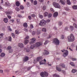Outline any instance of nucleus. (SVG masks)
<instances>
[{"mask_svg": "<svg viewBox=\"0 0 77 77\" xmlns=\"http://www.w3.org/2000/svg\"><path fill=\"white\" fill-rule=\"evenodd\" d=\"M52 16V14H51L50 13L49 14H48V18H51Z\"/></svg>", "mask_w": 77, "mask_h": 77, "instance_id": "28", "label": "nucleus"}, {"mask_svg": "<svg viewBox=\"0 0 77 77\" xmlns=\"http://www.w3.org/2000/svg\"><path fill=\"white\" fill-rule=\"evenodd\" d=\"M24 59V62H26V61H27L29 60V57H27L25 56Z\"/></svg>", "mask_w": 77, "mask_h": 77, "instance_id": "14", "label": "nucleus"}, {"mask_svg": "<svg viewBox=\"0 0 77 77\" xmlns=\"http://www.w3.org/2000/svg\"><path fill=\"white\" fill-rule=\"evenodd\" d=\"M23 26L24 27L27 28V24L26 23H23Z\"/></svg>", "mask_w": 77, "mask_h": 77, "instance_id": "17", "label": "nucleus"}, {"mask_svg": "<svg viewBox=\"0 0 77 77\" xmlns=\"http://www.w3.org/2000/svg\"><path fill=\"white\" fill-rule=\"evenodd\" d=\"M48 13L47 12H46L44 13V17H47V16H48Z\"/></svg>", "mask_w": 77, "mask_h": 77, "instance_id": "27", "label": "nucleus"}, {"mask_svg": "<svg viewBox=\"0 0 77 77\" xmlns=\"http://www.w3.org/2000/svg\"><path fill=\"white\" fill-rule=\"evenodd\" d=\"M29 51H30V50H27V49H26V52H29Z\"/></svg>", "mask_w": 77, "mask_h": 77, "instance_id": "62", "label": "nucleus"}, {"mask_svg": "<svg viewBox=\"0 0 77 77\" xmlns=\"http://www.w3.org/2000/svg\"><path fill=\"white\" fill-rule=\"evenodd\" d=\"M45 52L46 54H49V52L45 50Z\"/></svg>", "mask_w": 77, "mask_h": 77, "instance_id": "34", "label": "nucleus"}, {"mask_svg": "<svg viewBox=\"0 0 77 77\" xmlns=\"http://www.w3.org/2000/svg\"><path fill=\"white\" fill-rule=\"evenodd\" d=\"M42 59L43 58L42 57H37V60L38 62H39V61L41 60V61L39 62L40 65H43V64H45L46 63H43V60H42Z\"/></svg>", "mask_w": 77, "mask_h": 77, "instance_id": "3", "label": "nucleus"}, {"mask_svg": "<svg viewBox=\"0 0 77 77\" xmlns=\"http://www.w3.org/2000/svg\"><path fill=\"white\" fill-rule=\"evenodd\" d=\"M29 38V36H27L25 38V39H28V38Z\"/></svg>", "mask_w": 77, "mask_h": 77, "instance_id": "52", "label": "nucleus"}, {"mask_svg": "<svg viewBox=\"0 0 77 77\" xmlns=\"http://www.w3.org/2000/svg\"><path fill=\"white\" fill-rule=\"evenodd\" d=\"M58 15V12H55L53 14V17L54 18H56L57 17Z\"/></svg>", "mask_w": 77, "mask_h": 77, "instance_id": "12", "label": "nucleus"}, {"mask_svg": "<svg viewBox=\"0 0 77 77\" xmlns=\"http://www.w3.org/2000/svg\"><path fill=\"white\" fill-rule=\"evenodd\" d=\"M62 22H58L59 26H61V25H62Z\"/></svg>", "mask_w": 77, "mask_h": 77, "instance_id": "39", "label": "nucleus"}, {"mask_svg": "<svg viewBox=\"0 0 77 77\" xmlns=\"http://www.w3.org/2000/svg\"><path fill=\"white\" fill-rule=\"evenodd\" d=\"M3 35H4V34L3 33H1L0 34V38H2Z\"/></svg>", "mask_w": 77, "mask_h": 77, "instance_id": "35", "label": "nucleus"}, {"mask_svg": "<svg viewBox=\"0 0 77 77\" xmlns=\"http://www.w3.org/2000/svg\"><path fill=\"white\" fill-rule=\"evenodd\" d=\"M66 2H67V3L68 5H71V2H70V0H66Z\"/></svg>", "mask_w": 77, "mask_h": 77, "instance_id": "22", "label": "nucleus"}, {"mask_svg": "<svg viewBox=\"0 0 77 77\" xmlns=\"http://www.w3.org/2000/svg\"><path fill=\"white\" fill-rule=\"evenodd\" d=\"M39 2H43L44 0H39Z\"/></svg>", "mask_w": 77, "mask_h": 77, "instance_id": "58", "label": "nucleus"}, {"mask_svg": "<svg viewBox=\"0 0 77 77\" xmlns=\"http://www.w3.org/2000/svg\"><path fill=\"white\" fill-rule=\"evenodd\" d=\"M51 11L52 12H54V10H53V9L52 8L51 9Z\"/></svg>", "mask_w": 77, "mask_h": 77, "instance_id": "57", "label": "nucleus"}, {"mask_svg": "<svg viewBox=\"0 0 77 77\" xmlns=\"http://www.w3.org/2000/svg\"><path fill=\"white\" fill-rule=\"evenodd\" d=\"M30 27L31 29H33V25L32 24H31L30 25Z\"/></svg>", "mask_w": 77, "mask_h": 77, "instance_id": "48", "label": "nucleus"}, {"mask_svg": "<svg viewBox=\"0 0 77 77\" xmlns=\"http://www.w3.org/2000/svg\"><path fill=\"white\" fill-rule=\"evenodd\" d=\"M3 70H0V72L1 73H3Z\"/></svg>", "mask_w": 77, "mask_h": 77, "instance_id": "59", "label": "nucleus"}, {"mask_svg": "<svg viewBox=\"0 0 77 77\" xmlns=\"http://www.w3.org/2000/svg\"><path fill=\"white\" fill-rule=\"evenodd\" d=\"M15 33L16 35H18L20 33V32L18 30H16L15 31Z\"/></svg>", "mask_w": 77, "mask_h": 77, "instance_id": "24", "label": "nucleus"}, {"mask_svg": "<svg viewBox=\"0 0 77 77\" xmlns=\"http://www.w3.org/2000/svg\"><path fill=\"white\" fill-rule=\"evenodd\" d=\"M18 45L20 48H23V47H24V45L22 43H19Z\"/></svg>", "mask_w": 77, "mask_h": 77, "instance_id": "15", "label": "nucleus"}, {"mask_svg": "<svg viewBox=\"0 0 77 77\" xmlns=\"http://www.w3.org/2000/svg\"><path fill=\"white\" fill-rule=\"evenodd\" d=\"M24 31H25V32H27L28 31V30L26 29L25 28L24 29Z\"/></svg>", "mask_w": 77, "mask_h": 77, "instance_id": "53", "label": "nucleus"}, {"mask_svg": "<svg viewBox=\"0 0 77 77\" xmlns=\"http://www.w3.org/2000/svg\"><path fill=\"white\" fill-rule=\"evenodd\" d=\"M6 14H7V15H8V18L9 19H11V16H8L9 15H11L12 14V11H8L5 12Z\"/></svg>", "mask_w": 77, "mask_h": 77, "instance_id": "8", "label": "nucleus"}, {"mask_svg": "<svg viewBox=\"0 0 77 77\" xmlns=\"http://www.w3.org/2000/svg\"><path fill=\"white\" fill-rule=\"evenodd\" d=\"M20 9H22V10L24 9V7L22 5H20Z\"/></svg>", "mask_w": 77, "mask_h": 77, "instance_id": "37", "label": "nucleus"}, {"mask_svg": "<svg viewBox=\"0 0 77 77\" xmlns=\"http://www.w3.org/2000/svg\"><path fill=\"white\" fill-rule=\"evenodd\" d=\"M58 66L60 68H61V67H62V68H65V65L61 63L59 66Z\"/></svg>", "mask_w": 77, "mask_h": 77, "instance_id": "13", "label": "nucleus"}, {"mask_svg": "<svg viewBox=\"0 0 77 77\" xmlns=\"http://www.w3.org/2000/svg\"><path fill=\"white\" fill-rule=\"evenodd\" d=\"M40 75L41 77H44V72H41L40 73Z\"/></svg>", "mask_w": 77, "mask_h": 77, "instance_id": "23", "label": "nucleus"}, {"mask_svg": "<svg viewBox=\"0 0 77 77\" xmlns=\"http://www.w3.org/2000/svg\"><path fill=\"white\" fill-rule=\"evenodd\" d=\"M4 21L5 23H8V18H5L4 19Z\"/></svg>", "mask_w": 77, "mask_h": 77, "instance_id": "25", "label": "nucleus"}, {"mask_svg": "<svg viewBox=\"0 0 77 77\" xmlns=\"http://www.w3.org/2000/svg\"><path fill=\"white\" fill-rule=\"evenodd\" d=\"M51 38V35H49V37L48 38V39H49V38Z\"/></svg>", "mask_w": 77, "mask_h": 77, "instance_id": "60", "label": "nucleus"}, {"mask_svg": "<svg viewBox=\"0 0 77 77\" xmlns=\"http://www.w3.org/2000/svg\"><path fill=\"white\" fill-rule=\"evenodd\" d=\"M42 31H43V32H46V29L45 28H43L42 29Z\"/></svg>", "mask_w": 77, "mask_h": 77, "instance_id": "46", "label": "nucleus"}, {"mask_svg": "<svg viewBox=\"0 0 77 77\" xmlns=\"http://www.w3.org/2000/svg\"><path fill=\"white\" fill-rule=\"evenodd\" d=\"M72 60H73V61H74L75 60H76V59H75L74 58H72Z\"/></svg>", "mask_w": 77, "mask_h": 77, "instance_id": "50", "label": "nucleus"}, {"mask_svg": "<svg viewBox=\"0 0 77 77\" xmlns=\"http://www.w3.org/2000/svg\"><path fill=\"white\" fill-rule=\"evenodd\" d=\"M14 21V20L13 19H11L10 20V22H11V23H13Z\"/></svg>", "mask_w": 77, "mask_h": 77, "instance_id": "51", "label": "nucleus"}, {"mask_svg": "<svg viewBox=\"0 0 77 77\" xmlns=\"http://www.w3.org/2000/svg\"><path fill=\"white\" fill-rule=\"evenodd\" d=\"M11 47L10 46H8L7 48V49H8V50H9V53H12V52L13 51L12 49H11Z\"/></svg>", "mask_w": 77, "mask_h": 77, "instance_id": "11", "label": "nucleus"}, {"mask_svg": "<svg viewBox=\"0 0 77 77\" xmlns=\"http://www.w3.org/2000/svg\"><path fill=\"white\" fill-rule=\"evenodd\" d=\"M48 43V41H45V42L44 43V44L45 45H47V44Z\"/></svg>", "mask_w": 77, "mask_h": 77, "instance_id": "45", "label": "nucleus"}, {"mask_svg": "<svg viewBox=\"0 0 77 77\" xmlns=\"http://www.w3.org/2000/svg\"><path fill=\"white\" fill-rule=\"evenodd\" d=\"M11 35L12 37H13L14 38L15 37V34H14V33H12L11 34Z\"/></svg>", "mask_w": 77, "mask_h": 77, "instance_id": "41", "label": "nucleus"}, {"mask_svg": "<svg viewBox=\"0 0 77 77\" xmlns=\"http://www.w3.org/2000/svg\"><path fill=\"white\" fill-rule=\"evenodd\" d=\"M46 9V7L45 6H43V10H45Z\"/></svg>", "mask_w": 77, "mask_h": 77, "instance_id": "49", "label": "nucleus"}, {"mask_svg": "<svg viewBox=\"0 0 77 77\" xmlns=\"http://www.w3.org/2000/svg\"><path fill=\"white\" fill-rule=\"evenodd\" d=\"M8 30H9L10 31H12V29L11 28H9L8 29Z\"/></svg>", "mask_w": 77, "mask_h": 77, "instance_id": "64", "label": "nucleus"}, {"mask_svg": "<svg viewBox=\"0 0 77 77\" xmlns=\"http://www.w3.org/2000/svg\"><path fill=\"white\" fill-rule=\"evenodd\" d=\"M42 43V42H38L36 43L35 45H32L30 47V49H33L35 47H39L41 45Z\"/></svg>", "mask_w": 77, "mask_h": 77, "instance_id": "1", "label": "nucleus"}, {"mask_svg": "<svg viewBox=\"0 0 77 77\" xmlns=\"http://www.w3.org/2000/svg\"><path fill=\"white\" fill-rule=\"evenodd\" d=\"M31 16L33 18L36 17V15H35V14H31Z\"/></svg>", "mask_w": 77, "mask_h": 77, "instance_id": "38", "label": "nucleus"}, {"mask_svg": "<svg viewBox=\"0 0 77 77\" xmlns=\"http://www.w3.org/2000/svg\"><path fill=\"white\" fill-rule=\"evenodd\" d=\"M0 56L2 57H5V54L4 53H2L1 54Z\"/></svg>", "mask_w": 77, "mask_h": 77, "instance_id": "20", "label": "nucleus"}, {"mask_svg": "<svg viewBox=\"0 0 77 77\" xmlns=\"http://www.w3.org/2000/svg\"><path fill=\"white\" fill-rule=\"evenodd\" d=\"M60 2L62 5H65L66 1L65 0H60Z\"/></svg>", "mask_w": 77, "mask_h": 77, "instance_id": "10", "label": "nucleus"}, {"mask_svg": "<svg viewBox=\"0 0 77 77\" xmlns=\"http://www.w3.org/2000/svg\"><path fill=\"white\" fill-rule=\"evenodd\" d=\"M5 6H10V3H9L8 2H5Z\"/></svg>", "mask_w": 77, "mask_h": 77, "instance_id": "16", "label": "nucleus"}, {"mask_svg": "<svg viewBox=\"0 0 77 77\" xmlns=\"http://www.w3.org/2000/svg\"><path fill=\"white\" fill-rule=\"evenodd\" d=\"M70 29H71V31H72L74 30V27L72 26H70Z\"/></svg>", "mask_w": 77, "mask_h": 77, "instance_id": "30", "label": "nucleus"}, {"mask_svg": "<svg viewBox=\"0 0 77 77\" xmlns=\"http://www.w3.org/2000/svg\"><path fill=\"white\" fill-rule=\"evenodd\" d=\"M61 39H63L64 38V37L63 35H62L61 36Z\"/></svg>", "mask_w": 77, "mask_h": 77, "instance_id": "56", "label": "nucleus"}, {"mask_svg": "<svg viewBox=\"0 0 77 77\" xmlns=\"http://www.w3.org/2000/svg\"><path fill=\"white\" fill-rule=\"evenodd\" d=\"M31 42H29L30 44H32L34 43V42L36 41V39L35 38H32V39H31Z\"/></svg>", "mask_w": 77, "mask_h": 77, "instance_id": "9", "label": "nucleus"}, {"mask_svg": "<svg viewBox=\"0 0 77 77\" xmlns=\"http://www.w3.org/2000/svg\"><path fill=\"white\" fill-rule=\"evenodd\" d=\"M70 64L72 66H75V64H74V63L71 62L70 63Z\"/></svg>", "mask_w": 77, "mask_h": 77, "instance_id": "32", "label": "nucleus"}, {"mask_svg": "<svg viewBox=\"0 0 77 77\" xmlns=\"http://www.w3.org/2000/svg\"><path fill=\"white\" fill-rule=\"evenodd\" d=\"M54 42L55 43V44L57 45H59L60 44L59 41L57 38H54Z\"/></svg>", "mask_w": 77, "mask_h": 77, "instance_id": "7", "label": "nucleus"}, {"mask_svg": "<svg viewBox=\"0 0 77 77\" xmlns=\"http://www.w3.org/2000/svg\"><path fill=\"white\" fill-rule=\"evenodd\" d=\"M34 2V5H37V1H35Z\"/></svg>", "mask_w": 77, "mask_h": 77, "instance_id": "42", "label": "nucleus"}, {"mask_svg": "<svg viewBox=\"0 0 77 77\" xmlns=\"http://www.w3.org/2000/svg\"><path fill=\"white\" fill-rule=\"evenodd\" d=\"M66 31H67V30H68V27H66L64 29Z\"/></svg>", "mask_w": 77, "mask_h": 77, "instance_id": "43", "label": "nucleus"}, {"mask_svg": "<svg viewBox=\"0 0 77 77\" xmlns=\"http://www.w3.org/2000/svg\"><path fill=\"white\" fill-rule=\"evenodd\" d=\"M8 40L9 41H12V38H11V37H9Z\"/></svg>", "mask_w": 77, "mask_h": 77, "instance_id": "44", "label": "nucleus"}, {"mask_svg": "<svg viewBox=\"0 0 77 77\" xmlns=\"http://www.w3.org/2000/svg\"><path fill=\"white\" fill-rule=\"evenodd\" d=\"M39 17L40 18H43V16L41 15H39Z\"/></svg>", "mask_w": 77, "mask_h": 77, "instance_id": "47", "label": "nucleus"}, {"mask_svg": "<svg viewBox=\"0 0 77 77\" xmlns=\"http://www.w3.org/2000/svg\"><path fill=\"white\" fill-rule=\"evenodd\" d=\"M37 34H40V31H37Z\"/></svg>", "mask_w": 77, "mask_h": 77, "instance_id": "63", "label": "nucleus"}, {"mask_svg": "<svg viewBox=\"0 0 77 77\" xmlns=\"http://www.w3.org/2000/svg\"><path fill=\"white\" fill-rule=\"evenodd\" d=\"M53 5L54 6L55 8H58L59 9H60V6L58 3L56 2H54L53 3Z\"/></svg>", "mask_w": 77, "mask_h": 77, "instance_id": "4", "label": "nucleus"}, {"mask_svg": "<svg viewBox=\"0 0 77 77\" xmlns=\"http://www.w3.org/2000/svg\"><path fill=\"white\" fill-rule=\"evenodd\" d=\"M15 9H16V11H17V12H18V11H19L20 10V8H19L17 7Z\"/></svg>", "mask_w": 77, "mask_h": 77, "instance_id": "40", "label": "nucleus"}, {"mask_svg": "<svg viewBox=\"0 0 77 77\" xmlns=\"http://www.w3.org/2000/svg\"><path fill=\"white\" fill-rule=\"evenodd\" d=\"M0 9L1 10H2V9H3V8H2V6H0Z\"/></svg>", "mask_w": 77, "mask_h": 77, "instance_id": "61", "label": "nucleus"}, {"mask_svg": "<svg viewBox=\"0 0 77 77\" xmlns=\"http://www.w3.org/2000/svg\"><path fill=\"white\" fill-rule=\"evenodd\" d=\"M72 8L73 9H77V5H73L72 7Z\"/></svg>", "mask_w": 77, "mask_h": 77, "instance_id": "21", "label": "nucleus"}, {"mask_svg": "<svg viewBox=\"0 0 77 77\" xmlns=\"http://www.w3.org/2000/svg\"><path fill=\"white\" fill-rule=\"evenodd\" d=\"M68 41L69 42H73L75 40V37L72 34H71L70 36L68 37Z\"/></svg>", "mask_w": 77, "mask_h": 77, "instance_id": "2", "label": "nucleus"}, {"mask_svg": "<svg viewBox=\"0 0 77 77\" xmlns=\"http://www.w3.org/2000/svg\"><path fill=\"white\" fill-rule=\"evenodd\" d=\"M72 72L73 73H74L75 72H77V70L75 69H72Z\"/></svg>", "mask_w": 77, "mask_h": 77, "instance_id": "29", "label": "nucleus"}, {"mask_svg": "<svg viewBox=\"0 0 77 77\" xmlns=\"http://www.w3.org/2000/svg\"><path fill=\"white\" fill-rule=\"evenodd\" d=\"M28 42H29V40H26L24 42V44H27V43H28Z\"/></svg>", "mask_w": 77, "mask_h": 77, "instance_id": "31", "label": "nucleus"}, {"mask_svg": "<svg viewBox=\"0 0 77 77\" xmlns=\"http://www.w3.org/2000/svg\"><path fill=\"white\" fill-rule=\"evenodd\" d=\"M46 24V21L44 20H42L40 21V23H39V26H44Z\"/></svg>", "mask_w": 77, "mask_h": 77, "instance_id": "6", "label": "nucleus"}, {"mask_svg": "<svg viewBox=\"0 0 77 77\" xmlns=\"http://www.w3.org/2000/svg\"><path fill=\"white\" fill-rule=\"evenodd\" d=\"M20 5V3L18 1L16 2V5L17 6H19Z\"/></svg>", "mask_w": 77, "mask_h": 77, "instance_id": "18", "label": "nucleus"}, {"mask_svg": "<svg viewBox=\"0 0 77 77\" xmlns=\"http://www.w3.org/2000/svg\"><path fill=\"white\" fill-rule=\"evenodd\" d=\"M1 4L3 3V0H1Z\"/></svg>", "mask_w": 77, "mask_h": 77, "instance_id": "54", "label": "nucleus"}, {"mask_svg": "<svg viewBox=\"0 0 77 77\" xmlns=\"http://www.w3.org/2000/svg\"><path fill=\"white\" fill-rule=\"evenodd\" d=\"M28 18L29 19V20H31L32 19V17H31V16H28Z\"/></svg>", "mask_w": 77, "mask_h": 77, "instance_id": "55", "label": "nucleus"}, {"mask_svg": "<svg viewBox=\"0 0 77 77\" xmlns=\"http://www.w3.org/2000/svg\"><path fill=\"white\" fill-rule=\"evenodd\" d=\"M44 75L45 77H47L48 76V74L46 72H44Z\"/></svg>", "mask_w": 77, "mask_h": 77, "instance_id": "19", "label": "nucleus"}, {"mask_svg": "<svg viewBox=\"0 0 77 77\" xmlns=\"http://www.w3.org/2000/svg\"><path fill=\"white\" fill-rule=\"evenodd\" d=\"M53 76L54 77H59L58 75H57L56 74H55L53 75Z\"/></svg>", "mask_w": 77, "mask_h": 77, "instance_id": "36", "label": "nucleus"}, {"mask_svg": "<svg viewBox=\"0 0 77 77\" xmlns=\"http://www.w3.org/2000/svg\"><path fill=\"white\" fill-rule=\"evenodd\" d=\"M57 66H56L57 70V71H61V69L58 68V67Z\"/></svg>", "mask_w": 77, "mask_h": 77, "instance_id": "26", "label": "nucleus"}, {"mask_svg": "<svg viewBox=\"0 0 77 77\" xmlns=\"http://www.w3.org/2000/svg\"><path fill=\"white\" fill-rule=\"evenodd\" d=\"M61 51H62L63 53L64 52V53L63 54V56H64V57H66V56H67L68 55V51L67 50H65L64 49H63V50H62Z\"/></svg>", "mask_w": 77, "mask_h": 77, "instance_id": "5", "label": "nucleus"}, {"mask_svg": "<svg viewBox=\"0 0 77 77\" xmlns=\"http://www.w3.org/2000/svg\"><path fill=\"white\" fill-rule=\"evenodd\" d=\"M73 26L75 28H77V24L74 23L73 24Z\"/></svg>", "mask_w": 77, "mask_h": 77, "instance_id": "33", "label": "nucleus"}]
</instances>
